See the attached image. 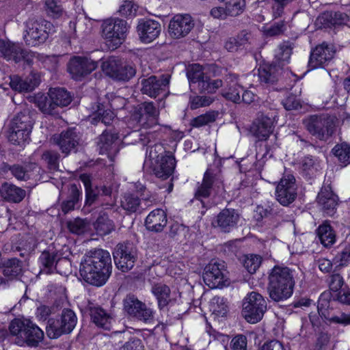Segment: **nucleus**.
Returning <instances> with one entry per match:
<instances>
[{
  "label": "nucleus",
  "mask_w": 350,
  "mask_h": 350,
  "mask_svg": "<svg viewBox=\"0 0 350 350\" xmlns=\"http://www.w3.org/2000/svg\"><path fill=\"white\" fill-rule=\"evenodd\" d=\"M110 254L107 250L94 249L85 253L81 263L79 272L85 282L96 286L104 285L111 274Z\"/></svg>",
  "instance_id": "f257e3e1"
},
{
  "label": "nucleus",
  "mask_w": 350,
  "mask_h": 350,
  "mask_svg": "<svg viewBox=\"0 0 350 350\" xmlns=\"http://www.w3.org/2000/svg\"><path fill=\"white\" fill-rule=\"evenodd\" d=\"M268 280L267 291L271 300L284 301L292 296L295 284L292 269L276 265L271 270Z\"/></svg>",
  "instance_id": "f03ea898"
},
{
  "label": "nucleus",
  "mask_w": 350,
  "mask_h": 350,
  "mask_svg": "<svg viewBox=\"0 0 350 350\" xmlns=\"http://www.w3.org/2000/svg\"><path fill=\"white\" fill-rule=\"evenodd\" d=\"M10 334L16 336L15 342L19 345L24 344L36 347L44 338L43 331L28 319L13 320L9 326Z\"/></svg>",
  "instance_id": "7ed1b4c3"
},
{
  "label": "nucleus",
  "mask_w": 350,
  "mask_h": 350,
  "mask_svg": "<svg viewBox=\"0 0 350 350\" xmlns=\"http://www.w3.org/2000/svg\"><path fill=\"white\" fill-rule=\"evenodd\" d=\"M23 25V39L25 44L30 46L44 43L49 34L55 31V27L51 22L34 16L29 17Z\"/></svg>",
  "instance_id": "20e7f679"
},
{
  "label": "nucleus",
  "mask_w": 350,
  "mask_h": 350,
  "mask_svg": "<svg viewBox=\"0 0 350 350\" xmlns=\"http://www.w3.org/2000/svg\"><path fill=\"white\" fill-rule=\"evenodd\" d=\"M307 131L316 138L327 141L334 133L336 118L327 115H312L303 120Z\"/></svg>",
  "instance_id": "39448f33"
},
{
  "label": "nucleus",
  "mask_w": 350,
  "mask_h": 350,
  "mask_svg": "<svg viewBox=\"0 0 350 350\" xmlns=\"http://www.w3.org/2000/svg\"><path fill=\"white\" fill-rule=\"evenodd\" d=\"M122 310L129 318L146 324L154 323V310L146 303L139 300L137 296L128 294L122 300Z\"/></svg>",
  "instance_id": "423d86ee"
},
{
  "label": "nucleus",
  "mask_w": 350,
  "mask_h": 350,
  "mask_svg": "<svg viewBox=\"0 0 350 350\" xmlns=\"http://www.w3.org/2000/svg\"><path fill=\"white\" fill-rule=\"evenodd\" d=\"M33 120L28 109L17 113L12 120L9 128L8 139L14 144L20 145L29 139Z\"/></svg>",
  "instance_id": "0eeeda50"
},
{
  "label": "nucleus",
  "mask_w": 350,
  "mask_h": 350,
  "mask_svg": "<svg viewBox=\"0 0 350 350\" xmlns=\"http://www.w3.org/2000/svg\"><path fill=\"white\" fill-rule=\"evenodd\" d=\"M77 317L73 310L65 308L59 319H50L46 327L50 338H57L63 334H70L75 327Z\"/></svg>",
  "instance_id": "6e6552de"
},
{
  "label": "nucleus",
  "mask_w": 350,
  "mask_h": 350,
  "mask_svg": "<svg viewBox=\"0 0 350 350\" xmlns=\"http://www.w3.org/2000/svg\"><path fill=\"white\" fill-rule=\"evenodd\" d=\"M267 310V301L259 293L252 292L244 299L242 315L250 323H256Z\"/></svg>",
  "instance_id": "1a4fd4ad"
},
{
  "label": "nucleus",
  "mask_w": 350,
  "mask_h": 350,
  "mask_svg": "<svg viewBox=\"0 0 350 350\" xmlns=\"http://www.w3.org/2000/svg\"><path fill=\"white\" fill-rule=\"evenodd\" d=\"M102 36L107 41L113 42L114 45L122 43L130 29L127 21L119 18H109L102 24Z\"/></svg>",
  "instance_id": "9d476101"
},
{
  "label": "nucleus",
  "mask_w": 350,
  "mask_h": 350,
  "mask_svg": "<svg viewBox=\"0 0 350 350\" xmlns=\"http://www.w3.org/2000/svg\"><path fill=\"white\" fill-rule=\"evenodd\" d=\"M101 67L108 76L118 81H129L136 74L133 65L124 63L116 57H111L103 62Z\"/></svg>",
  "instance_id": "9b49d317"
},
{
  "label": "nucleus",
  "mask_w": 350,
  "mask_h": 350,
  "mask_svg": "<svg viewBox=\"0 0 350 350\" xmlns=\"http://www.w3.org/2000/svg\"><path fill=\"white\" fill-rule=\"evenodd\" d=\"M113 254L117 268L122 272L131 270L138 258L137 247L129 242L118 244Z\"/></svg>",
  "instance_id": "f8f14e48"
},
{
  "label": "nucleus",
  "mask_w": 350,
  "mask_h": 350,
  "mask_svg": "<svg viewBox=\"0 0 350 350\" xmlns=\"http://www.w3.org/2000/svg\"><path fill=\"white\" fill-rule=\"evenodd\" d=\"M159 111L152 102H144L131 115L129 124L134 121L145 129L152 128L158 124Z\"/></svg>",
  "instance_id": "ddd939ff"
},
{
  "label": "nucleus",
  "mask_w": 350,
  "mask_h": 350,
  "mask_svg": "<svg viewBox=\"0 0 350 350\" xmlns=\"http://www.w3.org/2000/svg\"><path fill=\"white\" fill-rule=\"evenodd\" d=\"M297 196L295 178L291 174L283 176L275 188V198L282 206H287L293 203Z\"/></svg>",
  "instance_id": "4468645a"
},
{
  "label": "nucleus",
  "mask_w": 350,
  "mask_h": 350,
  "mask_svg": "<svg viewBox=\"0 0 350 350\" xmlns=\"http://www.w3.org/2000/svg\"><path fill=\"white\" fill-rule=\"evenodd\" d=\"M98 66V62L81 56H74L70 59L67 69L72 79L80 81L90 75Z\"/></svg>",
  "instance_id": "2eb2a0df"
},
{
  "label": "nucleus",
  "mask_w": 350,
  "mask_h": 350,
  "mask_svg": "<svg viewBox=\"0 0 350 350\" xmlns=\"http://www.w3.org/2000/svg\"><path fill=\"white\" fill-rule=\"evenodd\" d=\"M224 271L222 263L211 261L204 269L203 280L211 288H222L228 284Z\"/></svg>",
  "instance_id": "dca6fc26"
},
{
  "label": "nucleus",
  "mask_w": 350,
  "mask_h": 350,
  "mask_svg": "<svg viewBox=\"0 0 350 350\" xmlns=\"http://www.w3.org/2000/svg\"><path fill=\"white\" fill-rule=\"evenodd\" d=\"M336 50L333 44L323 42L310 52L308 68L314 70L327 65L333 59Z\"/></svg>",
  "instance_id": "f3484780"
},
{
  "label": "nucleus",
  "mask_w": 350,
  "mask_h": 350,
  "mask_svg": "<svg viewBox=\"0 0 350 350\" xmlns=\"http://www.w3.org/2000/svg\"><path fill=\"white\" fill-rule=\"evenodd\" d=\"M275 115L259 113L250 128L251 133L258 140H267L274 129Z\"/></svg>",
  "instance_id": "a211bd4d"
},
{
  "label": "nucleus",
  "mask_w": 350,
  "mask_h": 350,
  "mask_svg": "<svg viewBox=\"0 0 350 350\" xmlns=\"http://www.w3.org/2000/svg\"><path fill=\"white\" fill-rule=\"evenodd\" d=\"M194 27V22L188 14H177L170 21L168 33L174 39L185 37Z\"/></svg>",
  "instance_id": "6ab92c4d"
},
{
  "label": "nucleus",
  "mask_w": 350,
  "mask_h": 350,
  "mask_svg": "<svg viewBox=\"0 0 350 350\" xmlns=\"http://www.w3.org/2000/svg\"><path fill=\"white\" fill-rule=\"evenodd\" d=\"M170 76L163 75L160 77L152 75L141 81V92L150 97L155 98L161 92H165L170 83Z\"/></svg>",
  "instance_id": "aec40b11"
},
{
  "label": "nucleus",
  "mask_w": 350,
  "mask_h": 350,
  "mask_svg": "<svg viewBox=\"0 0 350 350\" xmlns=\"http://www.w3.org/2000/svg\"><path fill=\"white\" fill-rule=\"evenodd\" d=\"M80 136L75 128L68 129L60 134L54 135L52 141L57 145L61 152L67 156L79 145Z\"/></svg>",
  "instance_id": "412c9836"
},
{
  "label": "nucleus",
  "mask_w": 350,
  "mask_h": 350,
  "mask_svg": "<svg viewBox=\"0 0 350 350\" xmlns=\"http://www.w3.org/2000/svg\"><path fill=\"white\" fill-rule=\"evenodd\" d=\"M139 40L143 43H150L159 37L161 24L152 19H140L136 27Z\"/></svg>",
  "instance_id": "4be33fe9"
},
{
  "label": "nucleus",
  "mask_w": 350,
  "mask_h": 350,
  "mask_svg": "<svg viewBox=\"0 0 350 350\" xmlns=\"http://www.w3.org/2000/svg\"><path fill=\"white\" fill-rule=\"evenodd\" d=\"M97 146L101 154H107L111 161L119 152V142L117 133L105 131L98 137Z\"/></svg>",
  "instance_id": "5701e85b"
},
{
  "label": "nucleus",
  "mask_w": 350,
  "mask_h": 350,
  "mask_svg": "<svg viewBox=\"0 0 350 350\" xmlns=\"http://www.w3.org/2000/svg\"><path fill=\"white\" fill-rule=\"evenodd\" d=\"M338 198L329 185H323L317 197V202L323 213L332 216L336 211Z\"/></svg>",
  "instance_id": "b1692460"
},
{
  "label": "nucleus",
  "mask_w": 350,
  "mask_h": 350,
  "mask_svg": "<svg viewBox=\"0 0 350 350\" xmlns=\"http://www.w3.org/2000/svg\"><path fill=\"white\" fill-rule=\"evenodd\" d=\"M41 272L51 274L57 271L60 273L58 266L62 262L68 264L66 259L62 258V254L55 250H44L39 257Z\"/></svg>",
  "instance_id": "393cba45"
},
{
  "label": "nucleus",
  "mask_w": 350,
  "mask_h": 350,
  "mask_svg": "<svg viewBox=\"0 0 350 350\" xmlns=\"http://www.w3.org/2000/svg\"><path fill=\"white\" fill-rule=\"evenodd\" d=\"M40 83V75L31 72L29 76L22 79L19 76L10 77V85L11 88L18 92H28L33 91Z\"/></svg>",
  "instance_id": "a878e982"
},
{
  "label": "nucleus",
  "mask_w": 350,
  "mask_h": 350,
  "mask_svg": "<svg viewBox=\"0 0 350 350\" xmlns=\"http://www.w3.org/2000/svg\"><path fill=\"white\" fill-rule=\"evenodd\" d=\"M240 216L237 211L232 208L223 209L217 216L213 224L224 232H229L237 226Z\"/></svg>",
  "instance_id": "bb28decb"
},
{
  "label": "nucleus",
  "mask_w": 350,
  "mask_h": 350,
  "mask_svg": "<svg viewBox=\"0 0 350 350\" xmlns=\"http://www.w3.org/2000/svg\"><path fill=\"white\" fill-rule=\"evenodd\" d=\"M175 165L176 160L174 157L169 154L164 157H161L160 159L154 162L150 167L157 177L167 179L174 172Z\"/></svg>",
  "instance_id": "cd10ccee"
},
{
  "label": "nucleus",
  "mask_w": 350,
  "mask_h": 350,
  "mask_svg": "<svg viewBox=\"0 0 350 350\" xmlns=\"http://www.w3.org/2000/svg\"><path fill=\"white\" fill-rule=\"evenodd\" d=\"M167 222V215L163 209L157 208L151 211L146 217L145 226L149 231L161 232Z\"/></svg>",
  "instance_id": "c85d7f7f"
},
{
  "label": "nucleus",
  "mask_w": 350,
  "mask_h": 350,
  "mask_svg": "<svg viewBox=\"0 0 350 350\" xmlns=\"http://www.w3.org/2000/svg\"><path fill=\"white\" fill-rule=\"evenodd\" d=\"M89 314L92 322L98 327L105 329H110L112 317L99 306L90 304L88 306Z\"/></svg>",
  "instance_id": "c756f323"
},
{
  "label": "nucleus",
  "mask_w": 350,
  "mask_h": 350,
  "mask_svg": "<svg viewBox=\"0 0 350 350\" xmlns=\"http://www.w3.org/2000/svg\"><path fill=\"white\" fill-rule=\"evenodd\" d=\"M0 194L5 201L18 203L25 197L26 191L13 184L4 183L0 187Z\"/></svg>",
  "instance_id": "7c9ffc66"
},
{
  "label": "nucleus",
  "mask_w": 350,
  "mask_h": 350,
  "mask_svg": "<svg viewBox=\"0 0 350 350\" xmlns=\"http://www.w3.org/2000/svg\"><path fill=\"white\" fill-rule=\"evenodd\" d=\"M280 74L281 68L275 64H265L258 68V79L261 83L273 84Z\"/></svg>",
  "instance_id": "2f4dec72"
},
{
  "label": "nucleus",
  "mask_w": 350,
  "mask_h": 350,
  "mask_svg": "<svg viewBox=\"0 0 350 350\" xmlns=\"http://www.w3.org/2000/svg\"><path fill=\"white\" fill-rule=\"evenodd\" d=\"M21 51L19 44L13 43L9 40L0 39V57L8 61L18 63V53Z\"/></svg>",
  "instance_id": "473e14b6"
},
{
  "label": "nucleus",
  "mask_w": 350,
  "mask_h": 350,
  "mask_svg": "<svg viewBox=\"0 0 350 350\" xmlns=\"http://www.w3.org/2000/svg\"><path fill=\"white\" fill-rule=\"evenodd\" d=\"M317 236L324 247H330L335 243L336 236L335 231L328 221H325L317 229Z\"/></svg>",
  "instance_id": "72a5a7b5"
},
{
  "label": "nucleus",
  "mask_w": 350,
  "mask_h": 350,
  "mask_svg": "<svg viewBox=\"0 0 350 350\" xmlns=\"http://www.w3.org/2000/svg\"><path fill=\"white\" fill-rule=\"evenodd\" d=\"M227 83H232L229 87L222 90L221 95L230 101L239 103L241 100L240 89L241 88L237 84V77L235 75L229 74L226 76Z\"/></svg>",
  "instance_id": "f704fd0d"
},
{
  "label": "nucleus",
  "mask_w": 350,
  "mask_h": 350,
  "mask_svg": "<svg viewBox=\"0 0 350 350\" xmlns=\"http://www.w3.org/2000/svg\"><path fill=\"white\" fill-rule=\"evenodd\" d=\"M3 273L5 277L14 279L23 272V262L16 258H12L2 263Z\"/></svg>",
  "instance_id": "c9c22d12"
},
{
  "label": "nucleus",
  "mask_w": 350,
  "mask_h": 350,
  "mask_svg": "<svg viewBox=\"0 0 350 350\" xmlns=\"http://www.w3.org/2000/svg\"><path fill=\"white\" fill-rule=\"evenodd\" d=\"M319 19L325 25H341L349 21V16L340 11H327L321 16Z\"/></svg>",
  "instance_id": "e433bc0d"
},
{
  "label": "nucleus",
  "mask_w": 350,
  "mask_h": 350,
  "mask_svg": "<svg viewBox=\"0 0 350 350\" xmlns=\"http://www.w3.org/2000/svg\"><path fill=\"white\" fill-rule=\"evenodd\" d=\"M152 293L156 297L160 309L165 307L170 301V289L162 283L155 284L152 286Z\"/></svg>",
  "instance_id": "4c0bfd02"
},
{
  "label": "nucleus",
  "mask_w": 350,
  "mask_h": 350,
  "mask_svg": "<svg viewBox=\"0 0 350 350\" xmlns=\"http://www.w3.org/2000/svg\"><path fill=\"white\" fill-rule=\"evenodd\" d=\"M48 96L51 97L55 107H65L68 105L72 100L70 93L64 88H51Z\"/></svg>",
  "instance_id": "58836bf2"
},
{
  "label": "nucleus",
  "mask_w": 350,
  "mask_h": 350,
  "mask_svg": "<svg viewBox=\"0 0 350 350\" xmlns=\"http://www.w3.org/2000/svg\"><path fill=\"white\" fill-rule=\"evenodd\" d=\"M300 165L301 174L308 178L313 177L320 167L318 159L312 156L304 157Z\"/></svg>",
  "instance_id": "ea45409f"
},
{
  "label": "nucleus",
  "mask_w": 350,
  "mask_h": 350,
  "mask_svg": "<svg viewBox=\"0 0 350 350\" xmlns=\"http://www.w3.org/2000/svg\"><path fill=\"white\" fill-rule=\"evenodd\" d=\"M215 181V178L213 173L209 170H206L204 173L202 183L196 192V198L200 199L208 197Z\"/></svg>",
  "instance_id": "a19ab883"
},
{
  "label": "nucleus",
  "mask_w": 350,
  "mask_h": 350,
  "mask_svg": "<svg viewBox=\"0 0 350 350\" xmlns=\"http://www.w3.org/2000/svg\"><path fill=\"white\" fill-rule=\"evenodd\" d=\"M187 77L189 79L190 87H198L200 81L204 79V75L203 68L198 64H194L189 66L187 70Z\"/></svg>",
  "instance_id": "79ce46f5"
},
{
  "label": "nucleus",
  "mask_w": 350,
  "mask_h": 350,
  "mask_svg": "<svg viewBox=\"0 0 350 350\" xmlns=\"http://www.w3.org/2000/svg\"><path fill=\"white\" fill-rule=\"evenodd\" d=\"M164 148L159 143H155L150 145L146 150L145 165L150 167L154 162L159 161L161 157H164L162 154L164 152Z\"/></svg>",
  "instance_id": "37998d69"
},
{
  "label": "nucleus",
  "mask_w": 350,
  "mask_h": 350,
  "mask_svg": "<svg viewBox=\"0 0 350 350\" xmlns=\"http://www.w3.org/2000/svg\"><path fill=\"white\" fill-rule=\"evenodd\" d=\"M160 135L161 133L158 131H146L141 133H137L136 131H133L130 133V135L132 137H137L139 138V142H141L143 146H148V147H149L150 145L159 143L158 142L159 140Z\"/></svg>",
  "instance_id": "c03bdc74"
},
{
  "label": "nucleus",
  "mask_w": 350,
  "mask_h": 350,
  "mask_svg": "<svg viewBox=\"0 0 350 350\" xmlns=\"http://www.w3.org/2000/svg\"><path fill=\"white\" fill-rule=\"evenodd\" d=\"M332 152L338 158V161L345 165L350 163V145L347 142L337 144L332 148Z\"/></svg>",
  "instance_id": "a18cd8bd"
},
{
  "label": "nucleus",
  "mask_w": 350,
  "mask_h": 350,
  "mask_svg": "<svg viewBox=\"0 0 350 350\" xmlns=\"http://www.w3.org/2000/svg\"><path fill=\"white\" fill-rule=\"evenodd\" d=\"M121 206L129 213H136L140 208V200L133 193H125L121 200Z\"/></svg>",
  "instance_id": "49530a36"
},
{
  "label": "nucleus",
  "mask_w": 350,
  "mask_h": 350,
  "mask_svg": "<svg viewBox=\"0 0 350 350\" xmlns=\"http://www.w3.org/2000/svg\"><path fill=\"white\" fill-rule=\"evenodd\" d=\"M223 86V82L220 79H211L206 76L203 80L198 83V89L200 93L212 94L217 89Z\"/></svg>",
  "instance_id": "de8ad7c7"
},
{
  "label": "nucleus",
  "mask_w": 350,
  "mask_h": 350,
  "mask_svg": "<svg viewBox=\"0 0 350 350\" xmlns=\"http://www.w3.org/2000/svg\"><path fill=\"white\" fill-rule=\"evenodd\" d=\"M80 179L83 183L85 188V204L91 205L96 201L102 202L103 200L99 198L98 191H95L92 189L90 177L86 174H82L80 176Z\"/></svg>",
  "instance_id": "09e8293b"
},
{
  "label": "nucleus",
  "mask_w": 350,
  "mask_h": 350,
  "mask_svg": "<svg viewBox=\"0 0 350 350\" xmlns=\"http://www.w3.org/2000/svg\"><path fill=\"white\" fill-rule=\"evenodd\" d=\"M224 3L228 16H237L241 14L245 8L244 0H218Z\"/></svg>",
  "instance_id": "8fccbe9b"
},
{
  "label": "nucleus",
  "mask_w": 350,
  "mask_h": 350,
  "mask_svg": "<svg viewBox=\"0 0 350 350\" xmlns=\"http://www.w3.org/2000/svg\"><path fill=\"white\" fill-rule=\"evenodd\" d=\"M5 172H10L11 174L18 180L26 181L30 178L29 171L27 167L19 165H8L6 164L3 167Z\"/></svg>",
  "instance_id": "3c124183"
},
{
  "label": "nucleus",
  "mask_w": 350,
  "mask_h": 350,
  "mask_svg": "<svg viewBox=\"0 0 350 350\" xmlns=\"http://www.w3.org/2000/svg\"><path fill=\"white\" fill-rule=\"evenodd\" d=\"M210 310L217 316H224L228 311L226 300L219 296H215L210 302Z\"/></svg>",
  "instance_id": "603ef678"
},
{
  "label": "nucleus",
  "mask_w": 350,
  "mask_h": 350,
  "mask_svg": "<svg viewBox=\"0 0 350 350\" xmlns=\"http://www.w3.org/2000/svg\"><path fill=\"white\" fill-rule=\"evenodd\" d=\"M218 113L214 111H208L201 114L191 120V125L193 127H201L214 122L216 120Z\"/></svg>",
  "instance_id": "864d4df0"
},
{
  "label": "nucleus",
  "mask_w": 350,
  "mask_h": 350,
  "mask_svg": "<svg viewBox=\"0 0 350 350\" xmlns=\"http://www.w3.org/2000/svg\"><path fill=\"white\" fill-rule=\"evenodd\" d=\"M293 44L289 41H284L278 46L275 53V57L280 62H288L292 54Z\"/></svg>",
  "instance_id": "5fc2aeb1"
},
{
  "label": "nucleus",
  "mask_w": 350,
  "mask_h": 350,
  "mask_svg": "<svg viewBox=\"0 0 350 350\" xmlns=\"http://www.w3.org/2000/svg\"><path fill=\"white\" fill-rule=\"evenodd\" d=\"M94 228L98 233L105 235L110 233L113 229V221L106 215H101L96 219Z\"/></svg>",
  "instance_id": "6e6d98bb"
},
{
  "label": "nucleus",
  "mask_w": 350,
  "mask_h": 350,
  "mask_svg": "<svg viewBox=\"0 0 350 350\" xmlns=\"http://www.w3.org/2000/svg\"><path fill=\"white\" fill-rule=\"evenodd\" d=\"M37 62L48 70H55L58 65V59L55 55L39 53L37 55Z\"/></svg>",
  "instance_id": "4d7b16f0"
},
{
  "label": "nucleus",
  "mask_w": 350,
  "mask_h": 350,
  "mask_svg": "<svg viewBox=\"0 0 350 350\" xmlns=\"http://www.w3.org/2000/svg\"><path fill=\"white\" fill-rule=\"evenodd\" d=\"M36 100L37 106L44 113L52 114L54 109L56 108L51 97L49 96H46L42 95L40 96H38L36 97Z\"/></svg>",
  "instance_id": "13d9d810"
},
{
  "label": "nucleus",
  "mask_w": 350,
  "mask_h": 350,
  "mask_svg": "<svg viewBox=\"0 0 350 350\" xmlns=\"http://www.w3.org/2000/svg\"><path fill=\"white\" fill-rule=\"evenodd\" d=\"M59 158V154L53 150H46L42 155V159L47 164L49 169L51 170L58 169Z\"/></svg>",
  "instance_id": "bf43d9fd"
},
{
  "label": "nucleus",
  "mask_w": 350,
  "mask_h": 350,
  "mask_svg": "<svg viewBox=\"0 0 350 350\" xmlns=\"http://www.w3.org/2000/svg\"><path fill=\"white\" fill-rule=\"evenodd\" d=\"M261 262V256L256 254H250L245 256L243 266L250 273L252 274L260 267Z\"/></svg>",
  "instance_id": "052dcab7"
},
{
  "label": "nucleus",
  "mask_w": 350,
  "mask_h": 350,
  "mask_svg": "<svg viewBox=\"0 0 350 350\" xmlns=\"http://www.w3.org/2000/svg\"><path fill=\"white\" fill-rule=\"evenodd\" d=\"M99 109L98 111L91 118V122L93 124H97L99 122L105 125H109L113 118L114 113L111 110H105L101 113Z\"/></svg>",
  "instance_id": "680f3d73"
},
{
  "label": "nucleus",
  "mask_w": 350,
  "mask_h": 350,
  "mask_svg": "<svg viewBox=\"0 0 350 350\" xmlns=\"http://www.w3.org/2000/svg\"><path fill=\"white\" fill-rule=\"evenodd\" d=\"M67 227L70 232L81 234L86 230L87 222L81 218H76L68 221Z\"/></svg>",
  "instance_id": "e2e57ef3"
},
{
  "label": "nucleus",
  "mask_w": 350,
  "mask_h": 350,
  "mask_svg": "<svg viewBox=\"0 0 350 350\" xmlns=\"http://www.w3.org/2000/svg\"><path fill=\"white\" fill-rule=\"evenodd\" d=\"M272 15L274 18L282 17L284 14L285 8L294 0H272Z\"/></svg>",
  "instance_id": "0e129e2a"
},
{
  "label": "nucleus",
  "mask_w": 350,
  "mask_h": 350,
  "mask_svg": "<svg viewBox=\"0 0 350 350\" xmlns=\"http://www.w3.org/2000/svg\"><path fill=\"white\" fill-rule=\"evenodd\" d=\"M137 6L131 0H125L120 6L118 12L121 16L129 17L134 16L136 14Z\"/></svg>",
  "instance_id": "69168bd1"
},
{
  "label": "nucleus",
  "mask_w": 350,
  "mask_h": 350,
  "mask_svg": "<svg viewBox=\"0 0 350 350\" xmlns=\"http://www.w3.org/2000/svg\"><path fill=\"white\" fill-rule=\"evenodd\" d=\"M269 153V149L267 146L260 144L256 154V162L254 163V167L257 171H260L265 163V159Z\"/></svg>",
  "instance_id": "338daca9"
},
{
  "label": "nucleus",
  "mask_w": 350,
  "mask_h": 350,
  "mask_svg": "<svg viewBox=\"0 0 350 350\" xmlns=\"http://www.w3.org/2000/svg\"><path fill=\"white\" fill-rule=\"evenodd\" d=\"M327 282L329 290L338 293L344 284V279L339 273H333L329 276Z\"/></svg>",
  "instance_id": "774afa93"
}]
</instances>
